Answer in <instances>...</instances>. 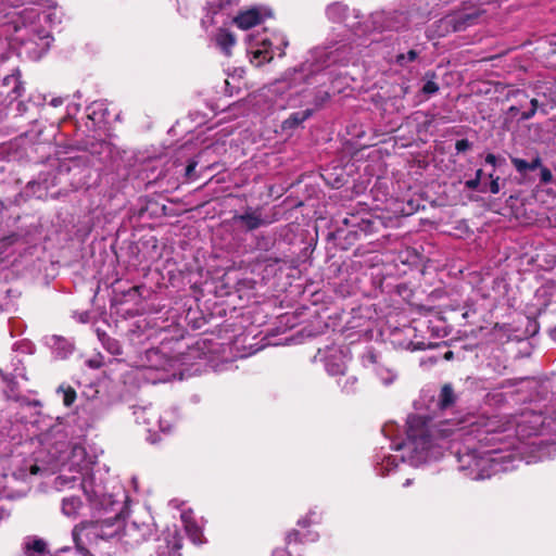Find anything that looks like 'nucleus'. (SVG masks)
<instances>
[{"instance_id": "1", "label": "nucleus", "mask_w": 556, "mask_h": 556, "mask_svg": "<svg viewBox=\"0 0 556 556\" xmlns=\"http://www.w3.org/2000/svg\"><path fill=\"white\" fill-rule=\"evenodd\" d=\"M118 498L106 501V540H116L126 547H135L143 542V535L136 523L127 526L129 497L124 489L117 492Z\"/></svg>"}, {"instance_id": "2", "label": "nucleus", "mask_w": 556, "mask_h": 556, "mask_svg": "<svg viewBox=\"0 0 556 556\" xmlns=\"http://www.w3.org/2000/svg\"><path fill=\"white\" fill-rule=\"evenodd\" d=\"M495 450H478L466 447L457 453L458 469L471 480L490 478L498 470V462L494 457Z\"/></svg>"}, {"instance_id": "3", "label": "nucleus", "mask_w": 556, "mask_h": 556, "mask_svg": "<svg viewBox=\"0 0 556 556\" xmlns=\"http://www.w3.org/2000/svg\"><path fill=\"white\" fill-rule=\"evenodd\" d=\"M30 439L23 421L12 419L8 412H0V457L15 453V448Z\"/></svg>"}, {"instance_id": "4", "label": "nucleus", "mask_w": 556, "mask_h": 556, "mask_svg": "<svg viewBox=\"0 0 556 556\" xmlns=\"http://www.w3.org/2000/svg\"><path fill=\"white\" fill-rule=\"evenodd\" d=\"M17 36L20 41V53L25 54L30 60H39L50 48L52 36L50 31L37 25L25 26Z\"/></svg>"}, {"instance_id": "5", "label": "nucleus", "mask_w": 556, "mask_h": 556, "mask_svg": "<svg viewBox=\"0 0 556 556\" xmlns=\"http://www.w3.org/2000/svg\"><path fill=\"white\" fill-rule=\"evenodd\" d=\"M232 222L247 232L270 225L274 219L263 214L262 207L247 206L242 214H235Z\"/></svg>"}, {"instance_id": "6", "label": "nucleus", "mask_w": 556, "mask_h": 556, "mask_svg": "<svg viewBox=\"0 0 556 556\" xmlns=\"http://www.w3.org/2000/svg\"><path fill=\"white\" fill-rule=\"evenodd\" d=\"M81 534H84L90 544H97L104 538V523L100 519L84 521L76 525L72 531L73 540L77 547H80Z\"/></svg>"}, {"instance_id": "7", "label": "nucleus", "mask_w": 556, "mask_h": 556, "mask_svg": "<svg viewBox=\"0 0 556 556\" xmlns=\"http://www.w3.org/2000/svg\"><path fill=\"white\" fill-rule=\"evenodd\" d=\"M0 377L7 383V389L4 390L5 396L8 399H17V378L26 380L22 359H20L17 356L12 358L10 366L0 368Z\"/></svg>"}, {"instance_id": "8", "label": "nucleus", "mask_w": 556, "mask_h": 556, "mask_svg": "<svg viewBox=\"0 0 556 556\" xmlns=\"http://www.w3.org/2000/svg\"><path fill=\"white\" fill-rule=\"evenodd\" d=\"M481 13L477 10L472 12H459L455 14L446 15L442 21L446 30L454 33L464 31L468 27L473 26L478 23Z\"/></svg>"}, {"instance_id": "9", "label": "nucleus", "mask_w": 556, "mask_h": 556, "mask_svg": "<svg viewBox=\"0 0 556 556\" xmlns=\"http://www.w3.org/2000/svg\"><path fill=\"white\" fill-rule=\"evenodd\" d=\"M271 11L265 8H251L244 11H241L235 18L233 23L240 29H250L258 24H261L265 17H270Z\"/></svg>"}, {"instance_id": "10", "label": "nucleus", "mask_w": 556, "mask_h": 556, "mask_svg": "<svg viewBox=\"0 0 556 556\" xmlns=\"http://www.w3.org/2000/svg\"><path fill=\"white\" fill-rule=\"evenodd\" d=\"M81 486L91 507L98 513L93 517H100L103 507L104 486L101 483H96L93 476L85 477Z\"/></svg>"}, {"instance_id": "11", "label": "nucleus", "mask_w": 556, "mask_h": 556, "mask_svg": "<svg viewBox=\"0 0 556 556\" xmlns=\"http://www.w3.org/2000/svg\"><path fill=\"white\" fill-rule=\"evenodd\" d=\"M146 288L143 286H129L127 289L122 287V283L119 281H115L112 283V290L115 294L114 298L111 300L112 304L122 303V302H134L137 303V301L142 296V291Z\"/></svg>"}, {"instance_id": "12", "label": "nucleus", "mask_w": 556, "mask_h": 556, "mask_svg": "<svg viewBox=\"0 0 556 556\" xmlns=\"http://www.w3.org/2000/svg\"><path fill=\"white\" fill-rule=\"evenodd\" d=\"M407 15L404 12H382L376 15L375 23L381 22V27L388 30H399L407 24Z\"/></svg>"}, {"instance_id": "13", "label": "nucleus", "mask_w": 556, "mask_h": 556, "mask_svg": "<svg viewBox=\"0 0 556 556\" xmlns=\"http://www.w3.org/2000/svg\"><path fill=\"white\" fill-rule=\"evenodd\" d=\"M11 7H20L25 4H39L52 12L48 13L46 17L50 22H60V15L58 14V3L55 0H4Z\"/></svg>"}, {"instance_id": "14", "label": "nucleus", "mask_w": 556, "mask_h": 556, "mask_svg": "<svg viewBox=\"0 0 556 556\" xmlns=\"http://www.w3.org/2000/svg\"><path fill=\"white\" fill-rule=\"evenodd\" d=\"M271 42L268 39L262 40L261 47L251 51V63L257 67L269 63L274 59Z\"/></svg>"}, {"instance_id": "15", "label": "nucleus", "mask_w": 556, "mask_h": 556, "mask_svg": "<svg viewBox=\"0 0 556 556\" xmlns=\"http://www.w3.org/2000/svg\"><path fill=\"white\" fill-rule=\"evenodd\" d=\"M47 344L59 358H66L74 350L73 343L66 338L60 336H51L50 338H47Z\"/></svg>"}, {"instance_id": "16", "label": "nucleus", "mask_w": 556, "mask_h": 556, "mask_svg": "<svg viewBox=\"0 0 556 556\" xmlns=\"http://www.w3.org/2000/svg\"><path fill=\"white\" fill-rule=\"evenodd\" d=\"M407 434L408 438L413 439L414 441L419 440L422 444L428 443L430 439V434L428 433L426 426L420 422L419 418H413L409 421Z\"/></svg>"}, {"instance_id": "17", "label": "nucleus", "mask_w": 556, "mask_h": 556, "mask_svg": "<svg viewBox=\"0 0 556 556\" xmlns=\"http://www.w3.org/2000/svg\"><path fill=\"white\" fill-rule=\"evenodd\" d=\"M83 502L78 496H67L61 502V511L67 518L75 519L79 515Z\"/></svg>"}, {"instance_id": "18", "label": "nucleus", "mask_w": 556, "mask_h": 556, "mask_svg": "<svg viewBox=\"0 0 556 556\" xmlns=\"http://www.w3.org/2000/svg\"><path fill=\"white\" fill-rule=\"evenodd\" d=\"M146 358L148 362V365H146L147 369L165 370L169 363V359L166 358L157 349L148 350L146 352Z\"/></svg>"}, {"instance_id": "19", "label": "nucleus", "mask_w": 556, "mask_h": 556, "mask_svg": "<svg viewBox=\"0 0 556 556\" xmlns=\"http://www.w3.org/2000/svg\"><path fill=\"white\" fill-rule=\"evenodd\" d=\"M314 113V110L306 109L304 111L294 112L289 115L288 118H286L282 122V129H294L299 127L303 122L308 119Z\"/></svg>"}, {"instance_id": "20", "label": "nucleus", "mask_w": 556, "mask_h": 556, "mask_svg": "<svg viewBox=\"0 0 556 556\" xmlns=\"http://www.w3.org/2000/svg\"><path fill=\"white\" fill-rule=\"evenodd\" d=\"M165 542L168 556H181L182 538L177 531L168 532Z\"/></svg>"}, {"instance_id": "21", "label": "nucleus", "mask_w": 556, "mask_h": 556, "mask_svg": "<svg viewBox=\"0 0 556 556\" xmlns=\"http://www.w3.org/2000/svg\"><path fill=\"white\" fill-rule=\"evenodd\" d=\"M216 43L225 54L229 55L231 48L236 43V37L227 29H219L216 35Z\"/></svg>"}, {"instance_id": "22", "label": "nucleus", "mask_w": 556, "mask_h": 556, "mask_svg": "<svg viewBox=\"0 0 556 556\" xmlns=\"http://www.w3.org/2000/svg\"><path fill=\"white\" fill-rule=\"evenodd\" d=\"M510 161L516 170L521 175H525L528 170L538 169L541 167L542 162L540 156L534 157L531 162H527L526 160L519 157H510Z\"/></svg>"}, {"instance_id": "23", "label": "nucleus", "mask_w": 556, "mask_h": 556, "mask_svg": "<svg viewBox=\"0 0 556 556\" xmlns=\"http://www.w3.org/2000/svg\"><path fill=\"white\" fill-rule=\"evenodd\" d=\"M47 544L41 539H28L24 549L27 556H41L46 553Z\"/></svg>"}, {"instance_id": "24", "label": "nucleus", "mask_w": 556, "mask_h": 556, "mask_svg": "<svg viewBox=\"0 0 556 556\" xmlns=\"http://www.w3.org/2000/svg\"><path fill=\"white\" fill-rule=\"evenodd\" d=\"M456 401V395L451 384H444L441 389L439 396V407L441 409H446L454 405Z\"/></svg>"}, {"instance_id": "25", "label": "nucleus", "mask_w": 556, "mask_h": 556, "mask_svg": "<svg viewBox=\"0 0 556 556\" xmlns=\"http://www.w3.org/2000/svg\"><path fill=\"white\" fill-rule=\"evenodd\" d=\"M9 477L3 475L0 477V500L14 497L13 493L7 488ZM9 516V511L0 505V521Z\"/></svg>"}, {"instance_id": "26", "label": "nucleus", "mask_w": 556, "mask_h": 556, "mask_svg": "<svg viewBox=\"0 0 556 556\" xmlns=\"http://www.w3.org/2000/svg\"><path fill=\"white\" fill-rule=\"evenodd\" d=\"M56 392L62 395L63 404L66 407H70L76 400V391L70 386L61 384Z\"/></svg>"}, {"instance_id": "27", "label": "nucleus", "mask_w": 556, "mask_h": 556, "mask_svg": "<svg viewBox=\"0 0 556 556\" xmlns=\"http://www.w3.org/2000/svg\"><path fill=\"white\" fill-rule=\"evenodd\" d=\"M76 481H77V479L74 476L61 475L54 479L53 485L58 491H63L66 488L73 486L76 483Z\"/></svg>"}, {"instance_id": "28", "label": "nucleus", "mask_w": 556, "mask_h": 556, "mask_svg": "<svg viewBox=\"0 0 556 556\" xmlns=\"http://www.w3.org/2000/svg\"><path fill=\"white\" fill-rule=\"evenodd\" d=\"M326 369L331 376H345L346 366L343 363H337L329 359L326 363Z\"/></svg>"}, {"instance_id": "29", "label": "nucleus", "mask_w": 556, "mask_h": 556, "mask_svg": "<svg viewBox=\"0 0 556 556\" xmlns=\"http://www.w3.org/2000/svg\"><path fill=\"white\" fill-rule=\"evenodd\" d=\"M187 533L191 541L194 544H202L203 543V533L201 529L195 523H190L186 526Z\"/></svg>"}, {"instance_id": "30", "label": "nucleus", "mask_w": 556, "mask_h": 556, "mask_svg": "<svg viewBox=\"0 0 556 556\" xmlns=\"http://www.w3.org/2000/svg\"><path fill=\"white\" fill-rule=\"evenodd\" d=\"M357 379L354 376L339 378L338 384L342 388V390L346 393H352L355 390V384Z\"/></svg>"}, {"instance_id": "31", "label": "nucleus", "mask_w": 556, "mask_h": 556, "mask_svg": "<svg viewBox=\"0 0 556 556\" xmlns=\"http://www.w3.org/2000/svg\"><path fill=\"white\" fill-rule=\"evenodd\" d=\"M418 58V52L414 49L409 50L406 54L401 53L396 56V62L404 66L408 62H414Z\"/></svg>"}, {"instance_id": "32", "label": "nucleus", "mask_w": 556, "mask_h": 556, "mask_svg": "<svg viewBox=\"0 0 556 556\" xmlns=\"http://www.w3.org/2000/svg\"><path fill=\"white\" fill-rule=\"evenodd\" d=\"M330 99V94L327 91H319L314 97V104L317 109L323 108L324 104Z\"/></svg>"}, {"instance_id": "33", "label": "nucleus", "mask_w": 556, "mask_h": 556, "mask_svg": "<svg viewBox=\"0 0 556 556\" xmlns=\"http://www.w3.org/2000/svg\"><path fill=\"white\" fill-rule=\"evenodd\" d=\"M198 166V162L194 160H190L185 169V176L188 180H193L197 178L195 168Z\"/></svg>"}, {"instance_id": "34", "label": "nucleus", "mask_w": 556, "mask_h": 556, "mask_svg": "<svg viewBox=\"0 0 556 556\" xmlns=\"http://www.w3.org/2000/svg\"><path fill=\"white\" fill-rule=\"evenodd\" d=\"M539 168H540L541 182L544 185L551 184L553 180V174H552L551 169L543 166L542 164H541V167H539Z\"/></svg>"}, {"instance_id": "35", "label": "nucleus", "mask_w": 556, "mask_h": 556, "mask_svg": "<svg viewBox=\"0 0 556 556\" xmlns=\"http://www.w3.org/2000/svg\"><path fill=\"white\" fill-rule=\"evenodd\" d=\"M74 318H77V320L81 324L89 321H92L94 325L97 324L96 317L92 316L90 312L75 313Z\"/></svg>"}, {"instance_id": "36", "label": "nucleus", "mask_w": 556, "mask_h": 556, "mask_svg": "<svg viewBox=\"0 0 556 556\" xmlns=\"http://www.w3.org/2000/svg\"><path fill=\"white\" fill-rule=\"evenodd\" d=\"M421 91L428 96L437 93L439 91V85L433 80H427L424 84Z\"/></svg>"}, {"instance_id": "37", "label": "nucleus", "mask_w": 556, "mask_h": 556, "mask_svg": "<svg viewBox=\"0 0 556 556\" xmlns=\"http://www.w3.org/2000/svg\"><path fill=\"white\" fill-rule=\"evenodd\" d=\"M302 542V534L299 530H291L290 532H288L287 536H286V544L287 545H290L292 543H300Z\"/></svg>"}, {"instance_id": "38", "label": "nucleus", "mask_w": 556, "mask_h": 556, "mask_svg": "<svg viewBox=\"0 0 556 556\" xmlns=\"http://www.w3.org/2000/svg\"><path fill=\"white\" fill-rule=\"evenodd\" d=\"M470 148H471V142H469L468 139H460V140H457L455 143V149H456L457 153L466 152Z\"/></svg>"}, {"instance_id": "39", "label": "nucleus", "mask_w": 556, "mask_h": 556, "mask_svg": "<svg viewBox=\"0 0 556 556\" xmlns=\"http://www.w3.org/2000/svg\"><path fill=\"white\" fill-rule=\"evenodd\" d=\"M106 352L111 354H121L117 343L109 338H106Z\"/></svg>"}, {"instance_id": "40", "label": "nucleus", "mask_w": 556, "mask_h": 556, "mask_svg": "<svg viewBox=\"0 0 556 556\" xmlns=\"http://www.w3.org/2000/svg\"><path fill=\"white\" fill-rule=\"evenodd\" d=\"M501 190V186H500V177L496 176L495 178H492V180L490 181L489 184V191L492 193V194H497Z\"/></svg>"}, {"instance_id": "41", "label": "nucleus", "mask_w": 556, "mask_h": 556, "mask_svg": "<svg viewBox=\"0 0 556 556\" xmlns=\"http://www.w3.org/2000/svg\"><path fill=\"white\" fill-rule=\"evenodd\" d=\"M87 364L90 368L98 369L102 366V356L99 355L97 358L88 359Z\"/></svg>"}, {"instance_id": "42", "label": "nucleus", "mask_w": 556, "mask_h": 556, "mask_svg": "<svg viewBox=\"0 0 556 556\" xmlns=\"http://www.w3.org/2000/svg\"><path fill=\"white\" fill-rule=\"evenodd\" d=\"M481 186L480 182H478V179H469L465 182V187L468 189V190H477L479 187Z\"/></svg>"}, {"instance_id": "43", "label": "nucleus", "mask_w": 556, "mask_h": 556, "mask_svg": "<svg viewBox=\"0 0 556 556\" xmlns=\"http://www.w3.org/2000/svg\"><path fill=\"white\" fill-rule=\"evenodd\" d=\"M485 163L492 165L493 167H496L500 164L497 157L492 153L486 154Z\"/></svg>"}, {"instance_id": "44", "label": "nucleus", "mask_w": 556, "mask_h": 556, "mask_svg": "<svg viewBox=\"0 0 556 556\" xmlns=\"http://www.w3.org/2000/svg\"><path fill=\"white\" fill-rule=\"evenodd\" d=\"M240 0H219V8L226 9L228 7L238 4Z\"/></svg>"}, {"instance_id": "45", "label": "nucleus", "mask_w": 556, "mask_h": 556, "mask_svg": "<svg viewBox=\"0 0 556 556\" xmlns=\"http://www.w3.org/2000/svg\"><path fill=\"white\" fill-rule=\"evenodd\" d=\"M535 113L536 112L530 109L529 111L522 112L520 119L528 121L532 118L535 115Z\"/></svg>"}, {"instance_id": "46", "label": "nucleus", "mask_w": 556, "mask_h": 556, "mask_svg": "<svg viewBox=\"0 0 556 556\" xmlns=\"http://www.w3.org/2000/svg\"><path fill=\"white\" fill-rule=\"evenodd\" d=\"M24 425H25V426H27L26 424H24ZM26 433H28V434H29L30 439H29L26 443H23L22 445H18V446L15 448V452L17 451V448H18V447H23V446H25V445H27V444H31V443H33V439H34L33 437H36V433L30 434V433H29V429H28V427H26Z\"/></svg>"}, {"instance_id": "47", "label": "nucleus", "mask_w": 556, "mask_h": 556, "mask_svg": "<svg viewBox=\"0 0 556 556\" xmlns=\"http://www.w3.org/2000/svg\"><path fill=\"white\" fill-rule=\"evenodd\" d=\"M530 104H531V110H533L534 112H536V111H538V108H539V101H538V99H535V98L531 99Z\"/></svg>"}, {"instance_id": "48", "label": "nucleus", "mask_w": 556, "mask_h": 556, "mask_svg": "<svg viewBox=\"0 0 556 556\" xmlns=\"http://www.w3.org/2000/svg\"><path fill=\"white\" fill-rule=\"evenodd\" d=\"M482 175H483V170L481 168L476 170L475 179H478V182H480V184H481Z\"/></svg>"}, {"instance_id": "49", "label": "nucleus", "mask_w": 556, "mask_h": 556, "mask_svg": "<svg viewBox=\"0 0 556 556\" xmlns=\"http://www.w3.org/2000/svg\"><path fill=\"white\" fill-rule=\"evenodd\" d=\"M94 331H96V333H97V336H98L99 340H100V341H102V340H103V336H104V333L101 331V328H100V327H96V328H94Z\"/></svg>"}, {"instance_id": "50", "label": "nucleus", "mask_w": 556, "mask_h": 556, "mask_svg": "<svg viewBox=\"0 0 556 556\" xmlns=\"http://www.w3.org/2000/svg\"><path fill=\"white\" fill-rule=\"evenodd\" d=\"M39 471H40V468L37 465H31L30 466V473L31 475H37Z\"/></svg>"}, {"instance_id": "51", "label": "nucleus", "mask_w": 556, "mask_h": 556, "mask_svg": "<svg viewBox=\"0 0 556 556\" xmlns=\"http://www.w3.org/2000/svg\"><path fill=\"white\" fill-rule=\"evenodd\" d=\"M454 357V353L452 351H447L444 354V359L450 361Z\"/></svg>"}, {"instance_id": "52", "label": "nucleus", "mask_w": 556, "mask_h": 556, "mask_svg": "<svg viewBox=\"0 0 556 556\" xmlns=\"http://www.w3.org/2000/svg\"><path fill=\"white\" fill-rule=\"evenodd\" d=\"M508 112L511 113L513 115H516L519 112V109L517 106H515V105H511L508 109Z\"/></svg>"}, {"instance_id": "53", "label": "nucleus", "mask_w": 556, "mask_h": 556, "mask_svg": "<svg viewBox=\"0 0 556 556\" xmlns=\"http://www.w3.org/2000/svg\"><path fill=\"white\" fill-rule=\"evenodd\" d=\"M299 526H301L302 528H306L309 526V522L307 520H300L299 522Z\"/></svg>"}, {"instance_id": "54", "label": "nucleus", "mask_w": 556, "mask_h": 556, "mask_svg": "<svg viewBox=\"0 0 556 556\" xmlns=\"http://www.w3.org/2000/svg\"><path fill=\"white\" fill-rule=\"evenodd\" d=\"M51 104H52L53 106H58V105H60V104H61V100H60V99H53V100L51 101Z\"/></svg>"}, {"instance_id": "55", "label": "nucleus", "mask_w": 556, "mask_h": 556, "mask_svg": "<svg viewBox=\"0 0 556 556\" xmlns=\"http://www.w3.org/2000/svg\"><path fill=\"white\" fill-rule=\"evenodd\" d=\"M407 91H408V87L407 86L402 87V93H403L402 97H404L407 93Z\"/></svg>"}, {"instance_id": "56", "label": "nucleus", "mask_w": 556, "mask_h": 556, "mask_svg": "<svg viewBox=\"0 0 556 556\" xmlns=\"http://www.w3.org/2000/svg\"><path fill=\"white\" fill-rule=\"evenodd\" d=\"M488 177L490 178V181H491V180H492V178H495L496 176H494V173L492 172V173H490V174L488 175Z\"/></svg>"}, {"instance_id": "57", "label": "nucleus", "mask_w": 556, "mask_h": 556, "mask_svg": "<svg viewBox=\"0 0 556 556\" xmlns=\"http://www.w3.org/2000/svg\"><path fill=\"white\" fill-rule=\"evenodd\" d=\"M401 108H404L402 103L396 108V111H400Z\"/></svg>"}, {"instance_id": "58", "label": "nucleus", "mask_w": 556, "mask_h": 556, "mask_svg": "<svg viewBox=\"0 0 556 556\" xmlns=\"http://www.w3.org/2000/svg\"><path fill=\"white\" fill-rule=\"evenodd\" d=\"M480 191H481V192H486L485 187H482V188L480 189Z\"/></svg>"}, {"instance_id": "59", "label": "nucleus", "mask_w": 556, "mask_h": 556, "mask_svg": "<svg viewBox=\"0 0 556 556\" xmlns=\"http://www.w3.org/2000/svg\"><path fill=\"white\" fill-rule=\"evenodd\" d=\"M410 483V480L409 479H406V483L405 485H408Z\"/></svg>"}, {"instance_id": "60", "label": "nucleus", "mask_w": 556, "mask_h": 556, "mask_svg": "<svg viewBox=\"0 0 556 556\" xmlns=\"http://www.w3.org/2000/svg\"><path fill=\"white\" fill-rule=\"evenodd\" d=\"M554 46L556 47V41L554 42Z\"/></svg>"}]
</instances>
